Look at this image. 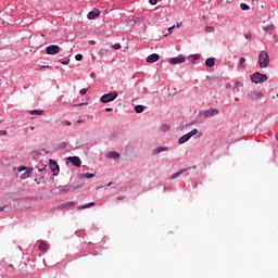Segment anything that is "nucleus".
<instances>
[{"mask_svg": "<svg viewBox=\"0 0 278 278\" xmlns=\"http://www.w3.org/2000/svg\"><path fill=\"white\" fill-rule=\"evenodd\" d=\"M187 170H190V168L180 169L179 172L172 175L170 179H177V177H181V175H184V173H186Z\"/></svg>", "mask_w": 278, "mask_h": 278, "instance_id": "nucleus-15", "label": "nucleus"}, {"mask_svg": "<svg viewBox=\"0 0 278 278\" xmlns=\"http://www.w3.org/2000/svg\"><path fill=\"white\" fill-rule=\"evenodd\" d=\"M108 53V49L101 48L98 52V55L100 58H103V55H105Z\"/></svg>", "mask_w": 278, "mask_h": 278, "instance_id": "nucleus-25", "label": "nucleus"}, {"mask_svg": "<svg viewBox=\"0 0 278 278\" xmlns=\"http://www.w3.org/2000/svg\"><path fill=\"white\" fill-rule=\"evenodd\" d=\"M188 140H190V137L188 136V134L181 136L179 139H178V142L180 144H186V142H188Z\"/></svg>", "mask_w": 278, "mask_h": 278, "instance_id": "nucleus-18", "label": "nucleus"}, {"mask_svg": "<svg viewBox=\"0 0 278 278\" xmlns=\"http://www.w3.org/2000/svg\"><path fill=\"white\" fill-rule=\"evenodd\" d=\"M38 249H39V251H48L49 244H47V242H45V241H40Z\"/></svg>", "mask_w": 278, "mask_h": 278, "instance_id": "nucleus-17", "label": "nucleus"}, {"mask_svg": "<svg viewBox=\"0 0 278 278\" xmlns=\"http://www.w3.org/2000/svg\"><path fill=\"white\" fill-rule=\"evenodd\" d=\"M68 62H70L68 60L67 61H62L61 64L66 65V64H68Z\"/></svg>", "mask_w": 278, "mask_h": 278, "instance_id": "nucleus-46", "label": "nucleus"}, {"mask_svg": "<svg viewBox=\"0 0 278 278\" xmlns=\"http://www.w3.org/2000/svg\"><path fill=\"white\" fill-rule=\"evenodd\" d=\"M247 99H249L250 101H255V94H253V93H248V94H247Z\"/></svg>", "mask_w": 278, "mask_h": 278, "instance_id": "nucleus-32", "label": "nucleus"}, {"mask_svg": "<svg viewBox=\"0 0 278 278\" xmlns=\"http://www.w3.org/2000/svg\"><path fill=\"white\" fill-rule=\"evenodd\" d=\"M159 60H160V54H157V53H152V54L148 55V58H147L148 64H153V63L157 62Z\"/></svg>", "mask_w": 278, "mask_h": 278, "instance_id": "nucleus-9", "label": "nucleus"}, {"mask_svg": "<svg viewBox=\"0 0 278 278\" xmlns=\"http://www.w3.org/2000/svg\"><path fill=\"white\" fill-rule=\"evenodd\" d=\"M88 93V89L87 88H83L79 90V94H87Z\"/></svg>", "mask_w": 278, "mask_h": 278, "instance_id": "nucleus-38", "label": "nucleus"}, {"mask_svg": "<svg viewBox=\"0 0 278 278\" xmlns=\"http://www.w3.org/2000/svg\"><path fill=\"white\" fill-rule=\"evenodd\" d=\"M199 134V129L194 128L191 131L187 132V136L190 138H192V136H197Z\"/></svg>", "mask_w": 278, "mask_h": 278, "instance_id": "nucleus-23", "label": "nucleus"}, {"mask_svg": "<svg viewBox=\"0 0 278 278\" xmlns=\"http://www.w3.org/2000/svg\"><path fill=\"white\" fill-rule=\"evenodd\" d=\"M52 166H56L58 170H60V165H58V162L55 160H50L49 161Z\"/></svg>", "mask_w": 278, "mask_h": 278, "instance_id": "nucleus-33", "label": "nucleus"}, {"mask_svg": "<svg viewBox=\"0 0 278 278\" xmlns=\"http://www.w3.org/2000/svg\"><path fill=\"white\" fill-rule=\"evenodd\" d=\"M75 205V202H67L63 205H61V207H73Z\"/></svg>", "mask_w": 278, "mask_h": 278, "instance_id": "nucleus-31", "label": "nucleus"}, {"mask_svg": "<svg viewBox=\"0 0 278 278\" xmlns=\"http://www.w3.org/2000/svg\"><path fill=\"white\" fill-rule=\"evenodd\" d=\"M0 123H2V121H0Z\"/></svg>", "mask_w": 278, "mask_h": 278, "instance_id": "nucleus-58", "label": "nucleus"}, {"mask_svg": "<svg viewBox=\"0 0 278 278\" xmlns=\"http://www.w3.org/2000/svg\"><path fill=\"white\" fill-rule=\"evenodd\" d=\"M273 29H275V25L269 24L267 26H263L264 31H268L269 34H273Z\"/></svg>", "mask_w": 278, "mask_h": 278, "instance_id": "nucleus-20", "label": "nucleus"}, {"mask_svg": "<svg viewBox=\"0 0 278 278\" xmlns=\"http://www.w3.org/2000/svg\"><path fill=\"white\" fill-rule=\"evenodd\" d=\"M274 38H277V35H275Z\"/></svg>", "mask_w": 278, "mask_h": 278, "instance_id": "nucleus-56", "label": "nucleus"}, {"mask_svg": "<svg viewBox=\"0 0 278 278\" xmlns=\"http://www.w3.org/2000/svg\"><path fill=\"white\" fill-rule=\"evenodd\" d=\"M108 186H109V187H110V186H112V182H109V185H108Z\"/></svg>", "mask_w": 278, "mask_h": 278, "instance_id": "nucleus-54", "label": "nucleus"}, {"mask_svg": "<svg viewBox=\"0 0 278 278\" xmlns=\"http://www.w3.org/2000/svg\"><path fill=\"white\" fill-rule=\"evenodd\" d=\"M109 157L111 160H118V159H121V153H118L116 151L109 152Z\"/></svg>", "mask_w": 278, "mask_h": 278, "instance_id": "nucleus-16", "label": "nucleus"}, {"mask_svg": "<svg viewBox=\"0 0 278 278\" xmlns=\"http://www.w3.org/2000/svg\"><path fill=\"white\" fill-rule=\"evenodd\" d=\"M42 68H51V66L47 65V66H42Z\"/></svg>", "mask_w": 278, "mask_h": 278, "instance_id": "nucleus-50", "label": "nucleus"}, {"mask_svg": "<svg viewBox=\"0 0 278 278\" xmlns=\"http://www.w3.org/2000/svg\"><path fill=\"white\" fill-rule=\"evenodd\" d=\"M34 173V168L28 167L25 173L21 175V179H29L31 177V174Z\"/></svg>", "mask_w": 278, "mask_h": 278, "instance_id": "nucleus-10", "label": "nucleus"}, {"mask_svg": "<svg viewBox=\"0 0 278 278\" xmlns=\"http://www.w3.org/2000/svg\"><path fill=\"white\" fill-rule=\"evenodd\" d=\"M67 161L73 164V166H76L79 168L81 166V159L79 156H68Z\"/></svg>", "mask_w": 278, "mask_h": 278, "instance_id": "nucleus-8", "label": "nucleus"}, {"mask_svg": "<svg viewBox=\"0 0 278 278\" xmlns=\"http://www.w3.org/2000/svg\"><path fill=\"white\" fill-rule=\"evenodd\" d=\"M240 9L243 10V11H247V10H250V7L247 3H241Z\"/></svg>", "mask_w": 278, "mask_h": 278, "instance_id": "nucleus-30", "label": "nucleus"}, {"mask_svg": "<svg viewBox=\"0 0 278 278\" xmlns=\"http://www.w3.org/2000/svg\"><path fill=\"white\" fill-rule=\"evenodd\" d=\"M28 114H31L33 116H42L45 114L43 110H30L28 111Z\"/></svg>", "mask_w": 278, "mask_h": 278, "instance_id": "nucleus-14", "label": "nucleus"}, {"mask_svg": "<svg viewBox=\"0 0 278 278\" xmlns=\"http://www.w3.org/2000/svg\"><path fill=\"white\" fill-rule=\"evenodd\" d=\"M113 110H114V109H112V108H106V109H105L106 112H112Z\"/></svg>", "mask_w": 278, "mask_h": 278, "instance_id": "nucleus-45", "label": "nucleus"}, {"mask_svg": "<svg viewBox=\"0 0 278 278\" xmlns=\"http://www.w3.org/2000/svg\"><path fill=\"white\" fill-rule=\"evenodd\" d=\"M83 177L85 179H92V177H94V174L86 173V174H83Z\"/></svg>", "mask_w": 278, "mask_h": 278, "instance_id": "nucleus-27", "label": "nucleus"}, {"mask_svg": "<svg viewBox=\"0 0 278 278\" xmlns=\"http://www.w3.org/2000/svg\"><path fill=\"white\" fill-rule=\"evenodd\" d=\"M242 86H244V84L240 83V81H236L235 86H233V90L238 89V88H242Z\"/></svg>", "mask_w": 278, "mask_h": 278, "instance_id": "nucleus-28", "label": "nucleus"}, {"mask_svg": "<svg viewBox=\"0 0 278 278\" xmlns=\"http://www.w3.org/2000/svg\"><path fill=\"white\" fill-rule=\"evenodd\" d=\"M30 129H31V131H34L35 127L33 126V127H30Z\"/></svg>", "mask_w": 278, "mask_h": 278, "instance_id": "nucleus-52", "label": "nucleus"}, {"mask_svg": "<svg viewBox=\"0 0 278 278\" xmlns=\"http://www.w3.org/2000/svg\"><path fill=\"white\" fill-rule=\"evenodd\" d=\"M173 29H175V25H174V26H172V27H169V28H168V33H167V34H165L164 36H168V35H170V31H173Z\"/></svg>", "mask_w": 278, "mask_h": 278, "instance_id": "nucleus-40", "label": "nucleus"}, {"mask_svg": "<svg viewBox=\"0 0 278 278\" xmlns=\"http://www.w3.org/2000/svg\"><path fill=\"white\" fill-rule=\"evenodd\" d=\"M29 167L26 166H20L17 167L18 173H23V170H27Z\"/></svg>", "mask_w": 278, "mask_h": 278, "instance_id": "nucleus-37", "label": "nucleus"}, {"mask_svg": "<svg viewBox=\"0 0 278 278\" xmlns=\"http://www.w3.org/2000/svg\"><path fill=\"white\" fill-rule=\"evenodd\" d=\"M238 68H247V59L244 56L240 59Z\"/></svg>", "mask_w": 278, "mask_h": 278, "instance_id": "nucleus-19", "label": "nucleus"}, {"mask_svg": "<svg viewBox=\"0 0 278 278\" xmlns=\"http://www.w3.org/2000/svg\"><path fill=\"white\" fill-rule=\"evenodd\" d=\"M170 129V125L168 124H162L160 127L161 131H168Z\"/></svg>", "mask_w": 278, "mask_h": 278, "instance_id": "nucleus-24", "label": "nucleus"}, {"mask_svg": "<svg viewBox=\"0 0 278 278\" xmlns=\"http://www.w3.org/2000/svg\"><path fill=\"white\" fill-rule=\"evenodd\" d=\"M46 53L48 55H58L60 53V46L58 45H51L46 48Z\"/></svg>", "mask_w": 278, "mask_h": 278, "instance_id": "nucleus-4", "label": "nucleus"}, {"mask_svg": "<svg viewBox=\"0 0 278 278\" xmlns=\"http://www.w3.org/2000/svg\"><path fill=\"white\" fill-rule=\"evenodd\" d=\"M68 143H66V141H63L61 143L58 144V149H66Z\"/></svg>", "mask_w": 278, "mask_h": 278, "instance_id": "nucleus-29", "label": "nucleus"}, {"mask_svg": "<svg viewBox=\"0 0 278 278\" xmlns=\"http://www.w3.org/2000/svg\"><path fill=\"white\" fill-rule=\"evenodd\" d=\"M201 55L200 54H190L187 60L190 62V64H194L197 60H200Z\"/></svg>", "mask_w": 278, "mask_h": 278, "instance_id": "nucleus-11", "label": "nucleus"}, {"mask_svg": "<svg viewBox=\"0 0 278 278\" xmlns=\"http://www.w3.org/2000/svg\"><path fill=\"white\" fill-rule=\"evenodd\" d=\"M184 62H186V58L184 56V54H179L178 56L169 59V64H172V66H175L177 64H184Z\"/></svg>", "mask_w": 278, "mask_h": 278, "instance_id": "nucleus-6", "label": "nucleus"}, {"mask_svg": "<svg viewBox=\"0 0 278 278\" xmlns=\"http://www.w3.org/2000/svg\"><path fill=\"white\" fill-rule=\"evenodd\" d=\"M99 16H101V11L99 9H93L88 13L87 18L89 21H94V18H99Z\"/></svg>", "mask_w": 278, "mask_h": 278, "instance_id": "nucleus-7", "label": "nucleus"}, {"mask_svg": "<svg viewBox=\"0 0 278 278\" xmlns=\"http://www.w3.org/2000/svg\"><path fill=\"white\" fill-rule=\"evenodd\" d=\"M176 27L179 29V27H181V23H177Z\"/></svg>", "mask_w": 278, "mask_h": 278, "instance_id": "nucleus-47", "label": "nucleus"}, {"mask_svg": "<svg viewBox=\"0 0 278 278\" xmlns=\"http://www.w3.org/2000/svg\"><path fill=\"white\" fill-rule=\"evenodd\" d=\"M75 60H77V62H81V60H84V55L83 54H76Z\"/></svg>", "mask_w": 278, "mask_h": 278, "instance_id": "nucleus-35", "label": "nucleus"}, {"mask_svg": "<svg viewBox=\"0 0 278 278\" xmlns=\"http://www.w3.org/2000/svg\"><path fill=\"white\" fill-rule=\"evenodd\" d=\"M200 114L204 116V118H212V116H217L218 110L217 109H208L205 111H201Z\"/></svg>", "mask_w": 278, "mask_h": 278, "instance_id": "nucleus-5", "label": "nucleus"}, {"mask_svg": "<svg viewBox=\"0 0 278 278\" xmlns=\"http://www.w3.org/2000/svg\"><path fill=\"white\" fill-rule=\"evenodd\" d=\"M276 140H278V132L276 134Z\"/></svg>", "mask_w": 278, "mask_h": 278, "instance_id": "nucleus-53", "label": "nucleus"}, {"mask_svg": "<svg viewBox=\"0 0 278 278\" xmlns=\"http://www.w3.org/2000/svg\"><path fill=\"white\" fill-rule=\"evenodd\" d=\"M118 99V92L112 91L109 93L103 94L100 98L101 103H112V101H116Z\"/></svg>", "mask_w": 278, "mask_h": 278, "instance_id": "nucleus-3", "label": "nucleus"}, {"mask_svg": "<svg viewBox=\"0 0 278 278\" xmlns=\"http://www.w3.org/2000/svg\"><path fill=\"white\" fill-rule=\"evenodd\" d=\"M135 112H136L137 114H142V112H144V106H143V105H140V104L136 105V106H135Z\"/></svg>", "mask_w": 278, "mask_h": 278, "instance_id": "nucleus-22", "label": "nucleus"}, {"mask_svg": "<svg viewBox=\"0 0 278 278\" xmlns=\"http://www.w3.org/2000/svg\"><path fill=\"white\" fill-rule=\"evenodd\" d=\"M1 136H8V130H0Z\"/></svg>", "mask_w": 278, "mask_h": 278, "instance_id": "nucleus-42", "label": "nucleus"}, {"mask_svg": "<svg viewBox=\"0 0 278 278\" xmlns=\"http://www.w3.org/2000/svg\"><path fill=\"white\" fill-rule=\"evenodd\" d=\"M63 125L71 126V125H72V123H71V121L65 119V121H63Z\"/></svg>", "mask_w": 278, "mask_h": 278, "instance_id": "nucleus-41", "label": "nucleus"}, {"mask_svg": "<svg viewBox=\"0 0 278 278\" xmlns=\"http://www.w3.org/2000/svg\"><path fill=\"white\" fill-rule=\"evenodd\" d=\"M77 123L79 125V124L84 123V119H78Z\"/></svg>", "mask_w": 278, "mask_h": 278, "instance_id": "nucleus-48", "label": "nucleus"}, {"mask_svg": "<svg viewBox=\"0 0 278 278\" xmlns=\"http://www.w3.org/2000/svg\"><path fill=\"white\" fill-rule=\"evenodd\" d=\"M149 3L150 5H157V0H150Z\"/></svg>", "mask_w": 278, "mask_h": 278, "instance_id": "nucleus-39", "label": "nucleus"}, {"mask_svg": "<svg viewBox=\"0 0 278 278\" xmlns=\"http://www.w3.org/2000/svg\"><path fill=\"white\" fill-rule=\"evenodd\" d=\"M89 207H94V202H89L85 205L78 207V210H88Z\"/></svg>", "mask_w": 278, "mask_h": 278, "instance_id": "nucleus-21", "label": "nucleus"}, {"mask_svg": "<svg viewBox=\"0 0 278 278\" xmlns=\"http://www.w3.org/2000/svg\"><path fill=\"white\" fill-rule=\"evenodd\" d=\"M252 84H264V81H268V76L266 74H262L256 72L250 76Z\"/></svg>", "mask_w": 278, "mask_h": 278, "instance_id": "nucleus-2", "label": "nucleus"}, {"mask_svg": "<svg viewBox=\"0 0 278 278\" xmlns=\"http://www.w3.org/2000/svg\"><path fill=\"white\" fill-rule=\"evenodd\" d=\"M7 207H8V205L0 206V212H3Z\"/></svg>", "mask_w": 278, "mask_h": 278, "instance_id": "nucleus-44", "label": "nucleus"}, {"mask_svg": "<svg viewBox=\"0 0 278 278\" xmlns=\"http://www.w3.org/2000/svg\"><path fill=\"white\" fill-rule=\"evenodd\" d=\"M244 38H245V40H251V39L253 38V34L247 33V34L244 35Z\"/></svg>", "mask_w": 278, "mask_h": 278, "instance_id": "nucleus-34", "label": "nucleus"}, {"mask_svg": "<svg viewBox=\"0 0 278 278\" xmlns=\"http://www.w3.org/2000/svg\"><path fill=\"white\" fill-rule=\"evenodd\" d=\"M78 105H84V103H80V104H78Z\"/></svg>", "mask_w": 278, "mask_h": 278, "instance_id": "nucleus-57", "label": "nucleus"}, {"mask_svg": "<svg viewBox=\"0 0 278 278\" xmlns=\"http://www.w3.org/2000/svg\"><path fill=\"white\" fill-rule=\"evenodd\" d=\"M89 45H94V40L89 41Z\"/></svg>", "mask_w": 278, "mask_h": 278, "instance_id": "nucleus-49", "label": "nucleus"}, {"mask_svg": "<svg viewBox=\"0 0 278 278\" xmlns=\"http://www.w3.org/2000/svg\"><path fill=\"white\" fill-rule=\"evenodd\" d=\"M111 47H112V49H115V51H118V49L122 48L121 43H115V45H113Z\"/></svg>", "mask_w": 278, "mask_h": 278, "instance_id": "nucleus-36", "label": "nucleus"}, {"mask_svg": "<svg viewBox=\"0 0 278 278\" xmlns=\"http://www.w3.org/2000/svg\"><path fill=\"white\" fill-rule=\"evenodd\" d=\"M262 97H264V93H262V91H257L254 93V101L257 99H262Z\"/></svg>", "mask_w": 278, "mask_h": 278, "instance_id": "nucleus-26", "label": "nucleus"}, {"mask_svg": "<svg viewBox=\"0 0 278 278\" xmlns=\"http://www.w3.org/2000/svg\"><path fill=\"white\" fill-rule=\"evenodd\" d=\"M258 64H260V68H267L268 64H270V58L268 56V52L266 51L260 52Z\"/></svg>", "mask_w": 278, "mask_h": 278, "instance_id": "nucleus-1", "label": "nucleus"}, {"mask_svg": "<svg viewBox=\"0 0 278 278\" xmlns=\"http://www.w3.org/2000/svg\"><path fill=\"white\" fill-rule=\"evenodd\" d=\"M235 101H237V102H238V101H240V99H239V98H235Z\"/></svg>", "mask_w": 278, "mask_h": 278, "instance_id": "nucleus-51", "label": "nucleus"}, {"mask_svg": "<svg viewBox=\"0 0 278 278\" xmlns=\"http://www.w3.org/2000/svg\"><path fill=\"white\" fill-rule=\"evenodd\" d=\"M206 31H214V28L207 26V27H206Z\"/></svg>", "mask_w": 278, "mask_h": 278, "instance_id": "nucleus-43", "label": "nucleus"}, {"mask_svg": "<svg viewBox=\"0 0 278 278\" xmlns=\"http://www.w3.org/2000/svg\"><path fill=\"white\" fill-rule=\"evenodd\" d=\"M214 64H216V59H214V58L206 59L205 66H207L208 68H212V66H214Z\"/></svg>", "mask_w": 278, "mask_h": 278, "instance_id": "nucleus-13", "label": "nucleus"}, {"mask_svg": "<svg viewBox=\"0 0 278 278\" xmlns=\"http://www.w3.org/2000/svg\"><path fill=\"white\" fill-rule=\"evenodd\" d=\"M163 151H168V147H159L152 151V154L157 155L159 153H163Z\"/></svg>", "mask_w": 278, "mask_h": 278, "instance_id": "nucleus-12", "label": "nucleus"}, {"mask_svg": "<svg viewBox=\"0 0 278 278\" xmlns=\"http://www.w3.org/2000/svg\"><path fill=\"white\" fill-rule=\"evenodd\" d=\"M121 199H123V198L118 197V200H119V201H121Z\"/></svg>", "mask_w": 278, "mask_h": 278, "instance_id": "nucleus-55", "label": "nucleus"}]
</instances>
